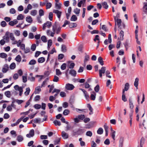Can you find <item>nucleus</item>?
<instances>
[{"label": "nucleus", "instance_id": "obj_61", "mask_svg": "<svg viewBox=\"0 0 147 147\" xmlns=\"http://www.w3.org/2000/svg\"><path fill=\"white\" fill-rule=\"evenodd\" d=\"M9 115L7 113H5L4 114L3 117L4 119H7L9 117Z\"/></svg>", "mask_w": 147, "mask_h": 147}, {"label": "nucleus", "instance_id": "obj_49", "mask_svg": "<svg viewBox=\"0 0 147 147\" xmlns=\"http://www.w3.org/2000/svg\"><path fill=\"white\" fill-rule=\"evenodd\" d=\"M92 135V132L90 131H87L86 134V135L87 136H88L90 137H91Z\"/></svg>", "mask_w": 147, "mask_h": 147}, {"label": "nucleus", "instance_id": "obj_40", "mask_svg": "<svg viewBox=\"0 0 147 147\" xmlns=\"http://www.w3.org/2000/svg\"><path fill=\"white\" fill-rule=\"evenodd\" d=\"M77 20V18L75 15H73L71 18V21H76Z\"/></svg>", "mask_w": 147, "mask_h": 147}, {"label": "nucleus", "instance_id": "obj_6", "mask_svg": "<svg viewBox=\"0 0 147 147\" xmlns=\"http://www.w3.org/2000/svg\"><path fill=\"white\" fill-rule=\"evenodd\" d=\"M146 126H147V119H146L143 120V122L142 125L140 124V128L143 129V127L144 129H146Z\"/></svg>", "mask_w": 147, "mask_h": 147}, {"label": "nucleus", "instance_id": "obj_59", "mask_svg": "<svg viewBox=\"0 0 147 147\" xmlns=\"http://www.w3.org/2000/svg\"><path fill=\"white\" fill-rule=\"evenodd\" d=\"M59 78L57 76H55L53 81L54 82H57L59 81Z\"/></svg>", "mask_w": 147, "mask_h": 147}, {"label": "nucleus", "instance_id": "obj_31", "mask_svg": "<svg viewBox=\"0 0 147 147\" xmlns=\"http://www.w3.org/2000/svg\"><path fill=\"white\" fill-rule=\"evenodd\" d=\"M36 63V61L34 59H32L29 62V64L30 65H34Z\"/></svg>", "mask_w": 147, "mask_h": 147}, {"label": "nucleus", "instance_id": "obj_43", "mask_svg": "<svg viewBox=\"0 0 147 147\" xmlns=\"http://www.w3.org/2000/svg\"><path fill=\"white\" fill-rule=\"evenodd\" d=\"M56 74L57 76H59L62 73L59 69H56Z\"/></svg>", "mask_w": 147, "mask_h": 147}, {"label": "nucleus", "instance_id": "obj_55", "mask_svg": "<svg viewBox=\"0 0 147 147\" xmlns=\"http://www.w3.org/2000/svg\"><path fill=\"white\" fill-rule=\"evenodd\" d=\"M104 143L105 145H109L110 143V142L109 139H107L104 141Z\"/></svg>", "mask_w": 147, "mask_h": 147}, {"label": "nucleus", "instance_id": "obj_35", "mask_svg": "<svg viewBox=\"0 0 147 147\" xmlns=\"http://www.w3.org/2000/svg\"><path fill=\"white\" fill-rule=\"evenodd\" d=\"M61 51L63 52H65L66 51V47L64 45H62L61 46Z\"/></svg>", "mask_w": 147, "mask_h": 147}, {"label": "nucleus", "instance_id": "obj_38", "mask_svg": "<svg viewBox=\"0 0 147 147\" xmlns=\"http://www.w3.org/2000/svg\"><path fill=\"white\" fill-rule=\"evenodd\" d=\"M41 39L44 42H46L47 41V38L45 36H41Z\"/></svg>", "mask_w": 147, "mask_h": 147}, {"label": "nucleus", "instance_id": "obj_51", "mask_svg": "<svg viewBox=\"0 0 147 147\" xmlns=\"http://www.w3.org/2000/svg\"><path fill=\"white\" fill-rule=\"evenodd\" d=\"M80 10L77 8L75 9L74 10V12L76 14H79L80 13Z\"/></svg>", "mask_w": 147, "mask_h": 147}, {"label": "nucleus", "instance_id": "obj_28", "mask_svg": "<svg viewBox=\"0 0 147 147\" xmlns=\"http://www.w3.org/2000/svg\"><path fill=\"white\" fill-rule=\"evenodd\" d=\"M45 24L49 28H50L52 26V23L51 22L49 21L45 23Z\"/></svg>", "mask_w": 147, "mask_h": 147}, {"label": "nucleus", "instance_id": "obj_5", "mask_svg": "<svg viewBox=\"0 0 147 147\" xmlns=\"http://www.w3.org/2000/svg\"><path fill=\"white\" fill-rule=\"evenodd\" d=\"M9 67L8 64H5L3 67L2 71L3 73H6L9 70Z\"/></svg>", "mask_w": 147, "mask_h": 147}, {"label": "nucleus", "instance_id": "obj_34", "mask_svg": "<svg viewBox=\"0 0 147 147\" xmlns=\"http://www.w3.org/2000/svg\"><path fill=\"white\" fill-rule=\"evenodd\" d=\"M122 99L124 102H126L127 101V99L126 98L125 92H124V91L122 92Z\"/></svg>", "mask_w": 147, "mask_h": 147}, {"label": "nucleus", "instance_id": "obj_46", "mask_svg": "<svg viewBox=\"0 0 147 147\" xmlns=\"http://www.w3.org/2000/svg\"><path fill=\"white\" fill-rule=\"evenodd\" d=\"M60 92V90L55 88L54 89L53 91L52 92V93L53 94L54 92H56V93L59 94Z\"/></svg>", "mask_w": 147, "mask_h": 147}, {"label": "nucleus", "instance_id": "obj_54", "mask_svg": "<svg viewBox=\"0 0 147 147\" xmlns=\"http://www.w3.org/2000/svg\"><path fill=\"white\" fill-rule=\"evenodd\" d=\"M115 131H113V132H112L111 133V136L114 140H115Z\"/></svg>", "mask_w": 147, "mask_h": 147}, {"label": "nucleus", "instance_id": "obj_47", "mask_svg": "<svg viewBox=\"0 0 147 147\" xmlns=\"http://www.w3.org/2000/svg\"><path fill=\"white\" fill-rule=\"evenodd\" d=\"M1 25L3 27H5L7 25V23L4 21H2L1 23Z\"/></svg>", "mask_w": 147, "mask_h": 147}, {"label": "nucleus", "instance_id": "obj_62", "mask_svg": "<svg viewBox=\"0 0 147 147\" xmlns=\"http://www.w3.org/2000/svg\"><path fill=\"white\" fill-rule=\"evenodd\" d=\"M10 12L11 13L14 14L16 13V11L14 9L12 8L10 10Z\"/></svg>", "mask_w": 147, "mask_h": 147}, {"label": "nucleus", "instance_id": "obj_30", "mask_svg": "<svg viewBox=\"0 0 147 147\" xmlns=\"http://www.w3.org/2000/svg\"><path fill=\"white\" fill-rule=\"evenodd\" d=\"M36 48V45L35 44H32L31 47V49L32 51H35Z\"/></svg>", "mask_w": 147, "mask_h": 147}, {"label": "nucleus", "instance_id": "obj_29", "mask_svg": "<svg viewBox=\"0 0 147 147\" xmlns=\"http://www.w3.org/2000/svg\"><path fill=\"white\" fill-rule=\"evenodd\" d=\"M16 65L14 63H11L9 66L10 69H13L16 67Z\"/></svg>", "mask_w": 147, "mask_h": 147}, {"label": "nucleus", "instance_id": "obj_45", "mask_svg": "<svg viewBox=\"0 0 147 147\" xmlns=\"http://www.w3.org/2000/svg\"><path fill=\"white\" fill-rule=\"evenodd\" d=\"M34 107L36 109H38L41 107V105H40L36 104L34 105Z\"/></svg>", "mask_w": 147, "mask_h": 147}, {"label": "nucleus", "instance_id": "obj_1", "mask_svg": "<svg viewBox=\"0 0 147 147\" xmlns=\"http://www.w3.org/2000/svg\"><path fill=\"white\" fill-rule=\"evenodd\" d=\"M52 27V30L53 31V33H51V36L53 37L54 34L55 33L57 34H59L60 32L61 28L56 22L53 25Z\"/></svg>", "mask_w": 147, "mask_h": 147}, {"label": "nucleus", "instance_id": "obj_42", "mask_svg": "<svg viewBox=\"0 0 147 147\" xmlns=\"http://www.w3.org/2000/svg\"><path fill=\"white\" fill-rule=\"evenodd\" d=\"M5 94L7 97L10 98V92L9 91H8L5 92Z\"/></svg>", "mask_w": 147, "mask_h": 147}, {"label": "nucleus", "instance_id": "obj_18", "mask_svg": "<svg viewBox=\"0 0 147 147\" xmlns=\"http://www.w3.org/2000/svg\"><path fill=\"white\" fill-rule=\"evenodd\" d=\"M102 5L103 7L105 9H107L109 7V6L107 2L105 1L103 2L102 3Z\"/></svg>", "mask_w": 147, "mask_h": 147}, {"label": "nucleus", "instance_id": "obj_33", "mask_svg": "<svg viewBox=\"0 0 147 147\" xmlns=\"http://www.w3.org/2000/svg\"><path fill=\"white\" fill-rule=\"evenodd\" d=\"M86 0H81L78 3V6L80 7L81 6L82 4L83 3H85Z\"/></svg>", "mask_w": 147, "mask_h": 147}, {"label": "nucleus", "instance_id": "obj_2", "mask_svg": "<svg viewBox=\"0 0 147 147\" xmlns=\"http://www.w3.org/2000/svg\"><path fill=\"white\" fill-rule=\"evenodd\" d=\"M72 132L73 136H78V135H82L84 132V131L82 129H78L77 131L73 130Z\"/></svg>", "mask_w": 147, "mask_h": 147}, {"label": "nucleus", "instance_id": "obj_4", "mask_svg": "<svg viewBox=\"0 0 147 147\" xmlns=\"http://www.w3.org/2000/svg\"><path fill=\"white\" fill-rule=\"evenodd\" d=\"M114 17L115 22V26H116L117 22V26H118L119 27L121 26V20L118 18H116V16H114Z\"/></svg>", "mask_w": 147, "mask_h": 147}, {"label": "nucleus", "instance_id": "obj_15", "mask_svg": "<svg viewBox=\"0 0 147 147\" xmlns=\"http://www.w3.org/2000/svg\"><path fill=\"white\" fill-rule=\"evenodd\" d=\"M24 140V138L22 136L19 135L18 136L17 138V140L19 142H22Z\"/></svg>", "mask_w": 147, "mask_h": 147}, {"label": "nucleus", "instance_id": "obj_11", "mask_svg": "<svg viewBox=\"0 0 147 147\" xmlns=\"http://www.w3.org/2000/svg\"><path fill=\"white\" fill-rule=\"evenodd\" d=\"M61 134L62 136L64 139H67L68 138V135L64 131H62Z\"/></svg>", "mask_w": 147, "mask_h": 147}, {"label": "nucleus", "instance_id": "obj_25", "mask_svg": "<svg viewBox=\"0 0 147 147\" xmlns=\"http://www.w3.org/2000/svg\"><path fill=\"white\" fill-rule=\"evenodd\" d=\"M15 59L18 62H20L21 61V57L20 55H18L16 56L15 58Z\"/></svg>", "mask_w": 147, "mask_h": 147}, {"label": "nucleus", "instance_id": "obj_24", "mask_svg": "<svg viewBox=\"0 0 147 147\" xmlns=\"http://www.w3.org/2000/svg\"><path fill=\"white\" fill-rule=\"evenodd\" d=\"M103 129L101 127L99 128L97 131V133L99 134H102L103 133Z\"/></svg>", "mask_w": 147, "mask_h": 147}, {"label": "nucleus", "instance_id": "obj_16", "mask_svg": "<svg viewBox=\"0 0 147 147\" xmlns=\"http://www.w3.org/2000/svg\"><path fill=\"white\" fill-rule=\"evenodd\" d=\"M26 21L28 22L31 23L32 22V17L30 16H28L26 18Z\"/></svg>", "mask_w": 147, "mask_h": 147}, {"label": "nucleus", "instance_id": "obj_8", "mask_svg": "<svg viewBox=\"0 0 147 147\" xmlns=\"http://www.w3.org/2000/svg\"><path fill=\"white\" fill-rule=\"evenodd\" d=\"M53 12L57 14L58 18L59 19L60 18L61 15L62 13L61 12L57 10L54 9L53 10Z\"/></svg>", "mask_w": 147, "mask_h": 147}, {"label": "nucleus", "instance_id": "obj_64", "mask_svg": "<svg viewBox=\"0 0 147 147\" xmlns=\"http://www.w3.org/2000/svg\"><path fill=\"white\" fill-rule=\"evenodd\" d=\"M29 38L30 39H33L34 38V36L33 33L30 32L29 34Z\"/></svg>", "mask_w": 147, "mask_h": 147}, {"label": "nucleus", "instance_id": "obj_27", "mask_svg": "<svg viewBox=\"0 0 147 147\" xmlns=\"http://www.w3.org/2000/svg\"><path fill=\"white\" fill-rule=\"evenodd\" d=\"M37 13V11L36 10H32L31 11L30 14L32 16H36Z\"/></svg>", "mask_w": 147, "mask_h": 147}, {"label": "nucleus", "instance_id": "obj_9", "mask_svg": "<svg viewBox=\"0 0 147 147\" xmlns=\"http://www.w3.org/2000/svg\"><path fill=\"white\" fill-rule=\"evenodd\" d=\"M144 5L143 7L144 9L143 11L144 12V13L143 14V15H144V14H147V3H144Z\"/></svg>", "mask_w": 147, "mask_h": 147}, {"label": "nucleus", "instance_id": "obj_7", "mask_svg": "<svg viewBox=\"0 0 147 147\" xmlns=\"http://www.w3.org/2000/svg\"><path fill=\"white\" fill-rule=\"evenodd\" d=\"M106 71V67H102L101 69L99 70V76L102 77V74H104Z\"/></svg>", "mask_w": 147, "mask_h": 147}, {"label": "nucleus", "instance_id": "obj_26", "mask_svg": "<svg viewBox=\"0 0 147 147\" xmlns=\"http://www.w3.org/2000/svg\"><path fill=\"white\" fill-rule=\"evenodd\" d=\"M0 57L3 58H6L7 57V55L4 53H0Z\"/></svg>", "mask_w": 147, "mask_h": 147}, {"label": "nucleus", "instance_id": "obj_44", "mask_svg": "<svg viewBox=\"0 0 147 147\" xmlns=\"http://www.w3.org/2000/svg\"><path fill=\"white\" fill-rule=\"evenodd\" d=\"M41 121V119L39 118H35L34 119V123H37L38 122H40Z\"/></svg>", "mask_w": 147, "mask_h": 147}, {"label": "nucleus", "instance_id": "obj_14", "mask_svg": "<svg viewBox=\"0 0 147 147\" xmlns=\"http://www.w3.org/2000/svg\"><path fill=\"white\" fill-rule=\"evenodd\" d=\"M139 79L137 78L135 79V81L134 82V85L136 87L137 89H138V85Z\"/></svg>", "mask_w": 147, "mask_h": 147}, {"label": "nucleus", "instance_id": "obj_21", "mask_svg": "<svg viewBox=\"0 0 147 147\" xmlns=\"http://www.w3.org/2000/svg\"><path fill=\"white\" fill-rule=\"evenodd\" d=\"M53 123L55 125H58L59 126L61 125V123L60 121L55 120L53 122Z\"/></svg>", "mask_w": 147, "mask_h": 147}, {"label": "nucleus", "instance_id": "obj_22", "mask_svg": "<svg viewBox=\"0 0 147 147\" xmlns=\"http://www.w3.org/2000/svg\"><path fill=\"white\" fill-rule=\"evenodd\" d=\"M45 60V58L44 57H41L38 59V61L39 63H42Z\"/></svg>", "mask_w": 147, "mask_h": 147}, {"label": "nucleus", "instance_id": "obj_19", "mask_svg": "<svg viewBox=\"0 0 147 147\" xmlns=\"http://www.w3.org/2000/svg\"><path fill=\"white\" fill-rule=\"evenodd\" d=\"M98 62L100 64L102 65H104V61H103L102 58L101 57H99L98 59Z\"/></svg>", "mask_w": 147, "mask_h": 147}, {"label": "nucleus", "instance_id": "obj_48", "mask_svg": "<svg viewBox=\"0 0 147 147\" xmlns=\"http://www.w3.org/2000/svg\"><path fill=\"white\" fill-rule=\"evenodd\" d=\"M53 13L52 12H50L49 14V18L50 20L52 21L53 19Z\"/></svg>", "mask_w": 147, "mask_h": 147}, {"label": "nucleus", "instance_id": "obj_50", "mask_svg": "<svg viewBox=\"0 0 147 147\" xmlns=\"http://www.w3.org/2000/svg\"><path fill=\"white\" fill-rule=\"evenodd\" d=\"M30 91V89L29 88H27L26 89V91L25 92V94L26 95H28Z\"/></svg>", "mask_w": 147, "mask_h": 147}, {"label": "nucleus", "instance_id": "obj_17", "mask_svg": "<svg viewBox=\"0 0 147 147\" xmlns=\"http://www.w3.org/2000/svg\"><path fill=\"white\" fill-rule=\"evenodd\" d=\"M24 18V16L22 14H20L17 17V20H22Z\"/></svg>", "mask_w": 147, "mask_h": 147}, {"label": "nucleus", "instance_id": "obj_57", "mask_svg": "<svg viewBox=\"0 0 147 147\" xmlns=\"http://www.w3.org/2000/svg\"><path fill=\"white\" fill-rule=\"evenodd\" d=\"M39 14L40 17L44 15V11L42 9H40L39 11Z\"/></svg>", "mask_w": 147, "mask_h": 147}, {"label": "nucleus", "instance_id": "obj_63", "mask_svg": "<svg viewBox=\"0 0 147 147\" xmlns=\"http://www.w3.org/2000/svg\"><path fill=\"white\" fill-rule=\"evenodd\" d=\"M64 55L62 54H61L59 55L58 56V59H59L61 60L64 57Z\"/></svg>", "mask_w": 147, "mask_h": 147}, {"label": "nucleus", "instance_id": "obj_36", "mask_svg": "<svg viewBox=\"0 0 147 147\" xmlns=\"http://www.w3.org/2000/svg\"><path fill=\"white\" fill-rule=\"evenodd\" d=\"M77 26V24L76 23H71L69 24V27L71 28L76 27Z\"/></svg>", "mask_w": 147, "mask_h": 147}, {"label": "nucleus", "instance_id": "obj_58", "mask_svg": "<svg viewBox=\"0 0 147 147\" xmlns=\"http://www.w3.org/2000/svg\"><path fill=\"white\" fill-rule=\"evenodd\" d=\"M129 107L131 109H133L134 107V106L133 104L132 103V102L130 100H129Z\"/></svg>", "mask_w": 147, "mask_h": 147}, {"label": "nucleus", "instance_id": "obj_56", "mask_svg": "<svg viewBox=\"0 0 147 147\" xmlns=\"http://www.w3.org/2000/svg\"><path fill=\"white\" fill-rule=\"evenodd\" d=\"M52 4L50 3L47 2L46 4V9H49L51 7Z\"/></svg>", "mask_w": 147, "mask_h": 147}, {"label": "nucleus", "instance_id": "obj_39", "mask_svg": "<svg viewBox=\"0 0 147 147\" xmlns=\"http://www.w3.org/2000/svg\"><path fill=\"white\" fill-rule=\"evenodd\" d=\"M61 3H56L55 4V6L56 8L58 9H60L61 8Z\"/></svg>", "mask_w": 147, "mask_h": 147}, {"label": "nucleus", "instance_id": "obj_52", "mask_svg": "<svg viewBox=\"0 0 147 147\" xmlns=\"http://www.w3.org/2000/svg\"><path fill=\"white\" fill-rule=\"evenodd\" d=\"M94 90L96 92H98L100 87L98 85H97L94 88Z\"/></svg>", "mask_w": 147, "mask_h": 147}, {"label": "nucleus", "instance_id": "obj_41", "mask_svg": "<svg viewBox=\"0 0 147 147\" xmlns=\"http://www.w3.org/2000/svg\"><path fill=\"white\" fill-rule=\"evenodd\" d=\"M67 64L65 63H64L61 66V68L62 70H64L66 68Z\"/></svg>", "mask_w": 147, "mask_h": 147}, {"label": "nucleus", "instance_id": "obj_53", "mask_svg": "<svg viewBox=\"0 0 147 147\" xmlns=\"http://www.w3.org/2000/svg\"><path fill=\"white\" fill-rule=\"evenodd\" d=\"M22 77L23 82L24 83H25L27 81V77L26 76H23Z\"/></svg>", "mask_w": 147, "mask_h": 147}, {"label": "nucleus", "instance_id": "obj_37", "mask_svg": "<svg viewBox=\"0 0 147 147\" xmlns=\"http://www.w3.org/2000/svg\"><path fill=\"white\" fill-rule=\"evenodd\" d=\"M15 90H16L20 91V89H23V87H19L18 85H15L14 87Z\"/></svg>", "mask_w": 147, "mask_h": 147}, {"label": "nucleus", "instance_id": "obj_23", "mask_svg": "<svg viewBox=\"0 0 147 147\" xmlns=\"http://www.w3.org/2000/svg\"><path fill=\"white\" fill-rule=\"evenodd\" d=\"M52 43V41L50 39L48 40V49H50Z\"/></svg>", "mask_w": 147, "mask_h": 147}, {"label": "nucleus", "instance_id": "obj_20", "mask_svg": "<svg viewBox=\"0 0 147 147\" xmlns=\"http://www.w3.org/2000/svg\"><path fill=\"white\" fill-rule=\"evenodd\" d=\"M123 36L124 32L122 30H121L120 33V40H123Z\"/></svg>", "mask_w": 147, "mask_h": 147}, {"label": "nucleus", "instance_id": "obj_60", "mask_svg": "<svg viewBox=\"0 0 147 147\" xmlns=\"http://www.w3.org/2000/svg\"><path fill=\"white\" fill-rule=\"evenodd\" d=\"M89 59V56L88 55H86L85 56V59H84V62H85L88 60Z\"/></svg>", "mask_w": 147, "mask_h": 147}, {"label": "nucleus", "instance_id": "obj_13", "mask_svg": "<svg viewBox=\"0 0 147 147\" xmlns=\"http://www.w3.org/2000/svg\"><path fill=\"white\" fill-rule=\"evenodd\" d=\"M69 74L72 76L75 77L76 74V72L74 69H72L69 71Z\"/></svg>", "mask_w": 147, "mask_h": 147}, {"label": "nucleus", "instance_id": "obj_3", "mask_svg": "<svg viewBox=\"0 0 147 147\" xmlns=\"http://www.w3.org/2000/svg\"><path fill=\"white\" fill-rule=\"evenodd\" d=\"M65 88L67 90H72L74 89V86L73 84L68 83L66 85Z\"/></svg>", "mask_w": 147, "mask_h": 147}, {"label": "nucleus", "instance_id": "obj_10", "mask_svg": "<svg viewBox=\"0 0 147 147\" xmlns=\"http://www.w3.org/2000/svg\"><path fill=\"white\" fill-rule=\"evenodd\" d=\"M123 138L122 137H120L119 141V147H123Z\"/></svg>", "mask_w": 147, "mask_h": 147}, {"label": "nucleus", "instance_id": "obj_32", "mask_svg": "<svg viewBox=\"0 0 147 147\" xmlns=\"http://www.w3.org/2000/svg\"><path fill=\"white\" fill-rule=\"evenodd\" d=\"M78 117L79 119L82 120L85 118V116L83 114H81L78 115Z\"/></svg>", "mask_w": 147, "mask_h": 147}, {"label": "nucleus", "instance_id": "obj_12", "mask_svg": "<svg viewBox=\"0 0 147 147\" xmlns=\"http://www.w3.org/2000/svg\"><path fill=\"white\" fill-rule=\"evenodd\" d=\"M129 85L128 83H126L125 85L124 88L123 90V91L125 92V91H127L129 89Z\"/></svg>", "mask_w": 147, "mask_h": 147}]
</instances>
